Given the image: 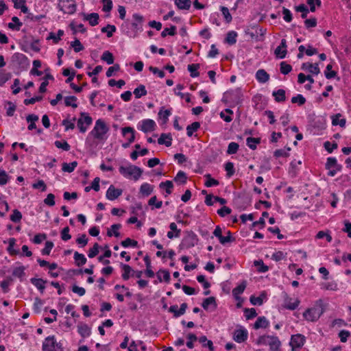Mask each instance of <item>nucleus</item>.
<instances>
[{"label":"nucleus","mask_w":351,"mask_h":351,"mask_svg":"<svg viewBox=\"0 0 351 351\" xmlns=\"http://www.w3.org/2000/svg\"><path fill=\"white\" fill-rule=\"evenodd\" d=\"M109 128L104 121L98 119L96 121L93 129L89 133V136H92L99 141H105L107 139L106 134Z\"/></svg>","instance_id":"obj_1"},{"label":"nucleus","mask_w":351,"mask_h":351,"mask_svg":"<svg viewBox=\"0 0 351 351\" xmlns=\"http://www.w3.org/2000/svg\"><path fill=\"white\" fill-rule=\"evenodd\" d=\"M119 173L125 178L138 180L143 174V170L135 165H128L127 166H120L119 168Z\"/></svg>","instance_id":"obj_2"},{"label":"nucleus","mask_w":351,"mask_h":351,"mask_svg":"<svg viewBox=\"0 0 351 351\" xmlns=\"http://www.w3.org/2000/svg\"><path fill=\"white\" fill-rule=\"evenodd\" d=\"M43 351H63L62 345L57 342L54 336L47 337L43 343Z\"/></svg>","instance_id":"obj_3"},{"label":"nucleus","mask_w":351,"mask_h":351,"mask_svg":"<svg viewBox=\"0 0 351 351\" xmlns=\"http://www.w3.org/2000/svg\"><path fill=\"white\" fill-rule=\"evenodd\" d=\"M58 8L64 14H72L76 11V3L74 0H59Z\"/></svg>","instance_id":"obj_4"},{"label":"nucleus","mask_w":351,"mask_h":351,"mask_svg":"<svg viewBox=\"0 0 351 351\" xmlns=\"http://www.w3.org/2000/svg\"><path fill=\"white\" fill-rule=\"evenodd\" d=\"M325 166L326 169L328 170V175L331 177L335 176L338 171L341 170L342 167L337 163V159L332 157L328 158Z\"/></svg>","instance_id":"obj_5"},{"label":"nucleus","mask_w":351,"mask_h":351,"mask_svg":"<svg viewBox=\"0 0 351 351\" xmlns=\"http://www.w3.org/2000/svg\"><path fill=\"white\" fill-rule=\"evenodd\" d=\"M321 314L319 308L313 307L306 309L303 313V317L308 322H315L319 318Z\"/></svg>","instance_id":"obj_6"},{"label":"nucleus","mask_w":351,"mask_h":351,"mask_svg":"<svg viewBox=\"0 0 351 351\" xmlns=\"http://www.w3.org/2000/svg\"><path fill=\"white\" fill-rule=\"evenodd\" d=\"M305 340V337L302 335L297 334L292 335L290 341L292 351H297L301 348L304 346Z\"/></svg>","instance_id":"obj_7"},{"label":"nucleus","mask_w":351,"mask_h":351,"mask_svg":"<svg viewBox=\"0 0 351 351\" xmlns=\"http://www.w3.org/2000/svg\"><path fill=\"white\" fill-rule=\"evenodd\" d=\"M248 337L247 330L243 326H239L234 330L233 333V339L237 343H243Z\"/></svg>","instance_id":"obj_8"},{"label":"nucleus","mask_w":351,"mask_h":351,"mask_svg":"<svg viewBox=\"0 0 351 351\" xmlns=\"http://www.w3.org/2000/svg\"><path fill=\"white\" fill-rule=\"evenodd\" d=\"M92 118L90 116L84 112L81 113V117L77 121V127L80 131L84 133L87 128L92 123Z\"/></svg>","instance_id":"obj_9"},{"label":"nucleus","mask_w":351,"mask_h":351,"mask_svg":"<svg viewBox=\"0 0 351 351\" xmlns=\"http://www.w3.org/2000/svg\"><path fill=\"white\" fill-rule=\"evenodd\" d=\"M284 306L287 309L295 310L300 304L299 299L290 298L287 293H283Z\"/></svg>","instance_id":"obj_10"},{"label":"nucleus","mask_w":351,"mask_h":351,"mask_svg":"<svg viewBox=\"0 0 351 351\" xmlns=\"http://www.w3.org/2000/svg\"><path fill=\"white\" fill-rule=\"evenodd\" d=\"M156 127V123L152 119H144L139 123L138 128L145 133L154 131Z\"/></svg>","instance_id":"obj_11"},{"label":"nucleus","mask_w":351,"mask_h":351,"mask_svg":"<svg viewBox=\"0 0 351 351\" xmlns=\"http://www.w3.org/2000/svg\"><path fill=\"white\" fill-rule=\"evenodd\" d=\"M122 190L116 189L113 185H110L106 191V198L109 200H114L122 194Z\"/></svg>","instance_id":"obj_12"},{"label":"nucleus","mask_w":351,"mask_h":351,"mask_svg":"<svg viewBox=\"0 0 351 351\" xmlns=\"http://www.w3.org/2000/svg\"><path fill=\"white\" fill-rule=\"evenodd\" d=\"M122 134L123 136L129 141L128 143L123 145L124 147H127L134 141V130L131 127H125L122 129Z\"/></svg>","instance_id":"obj_13"},{"label":"nucleus","mask_w":351,"mask_h":351,"mask_svg":"<svg viewBox=\"0 0 351 351\" xmlns=\"http://www.w3.org/2000/svg\"><path fill=\"white\" fill-rule=\"evenodd\" d=\"M287 41L285 39H282L280 45L275 49V56L280 59L285 58L287 55Z\"/></svg>","instance_id":"obj_14"},{"label":"nucleus","mask_w":351,"mask_h":351,"mask_svg":"<svg viewBox=\"0 0 351 351\" xmlns=\"http://www.w3.org/2000/svg\"><path fill=\"white\" fill-rule=\"evenodd\" d=\"M187 308V304L182 303L180 307L178 308V305H172L169 307V312L173 313L176 317L184 315Z\"/></svg>","instance_id":"obj_15"},{"label":"nucleus","mask_w":351,"mask_h":351,"mask_svg":"<svg viewBox=\"0 0 351 351\" xmlns=\"http://www.w3.org/2000/svg\"><path fill=\"white\" fill-rule=\"evenodd\" d=\"M154 186L149 183L145 182L141 184L139 189V195L141 197H148L154 191Z\"/></svg>","instance_id":"obj_16"},{"label":"nucleus","mask_w":351,"mask_h":351,"mask_svg":"<svg viewBox=\"0 0 351 351\" xmlns=\"http://www.w3.org/2000/svg\"><path fill=\"white\" fill-rule=\"evenodd\" d=\"M265 343L268 344L271 350H278L281 343L277 337L267 336L265 338Z\"/></svg>","instance_id":"obj_17"},{"label":"nucleus","mask_w":351,"mask_h":351,"mask_svg":"<svg viewBox=\"0 0 351 351\" xmlns=\"http://www.w3.org/2000/svg\"><path fill=\"white\" fill-rule=\"evenodd\" d=\"M302 69L308 71L309 73L318 75L320 73L319 68L317 63L311 64L309 62H304L302 65Z\"/></svg>","instance_id":"obj_18"},{"label":"nucleus","mask_w":351,"mask_h":351,"mask_svg":"<svg viewBox=\"0 0 351 351\" xmlns=\"http://www.w3.org/2000/svg\"><path fill=\"white\" fill-rule=\"evenodd\" d=\"M77 332L84 338L88 337L91 333L90 328L85 323H79Z\"/></svg>","instance_id":"obj_19"},{"label":"nucleus","mask_w":351,"mask_h":351,"mask_svg":"<svg viewBox=\"0 0 351 351\" xmlns=\"http://www.w3.org/2000/svg\"><path fill=\"white\" fill-rule=\"evenodd\" d=\"M256 79L260 83H265L269 80V75L264 69H258L256 73Z\"/></svg>","instance_id":"obj_20"},{"label":"nucleus","mask_w":351,"mask_h":351,"mask_svg":"<svg viewBox=\"0 0 351 351\" xmlns=\"http://www.w3.org/2000/svg\"><path fill=\"white\" fill-rule=\"evenodd\" d=\"M269 322L265 317H259L254 323V328L255 329L266 328L269 326Z\"/></svg>","instance_id":"obj_21"},{"label":"nucleus","mask_w":351,"mask_h":351,"mask_svg":"<svg viewBox=\"0 0 351 351\" xmlns=\"http://www.w3.org/2000/svg\"><path fill=\"white\" fill-rule=\"evenodd\" d=\"M172 138L170 134H162L158 139V143L160 145H165L167 147L171 145Z\"/></svg>","instance_id":"obj_22"},{"label":"nucleus","mask_w":351,"mask_h":351,"mask_svg":"<svg viewBox=\"0 0 351 351\" xmlns=\"http://www.w3.org/2000/svg\"><path fill=\"white\" fill-rule=\"evenodd\" d=\"M246 285H247L246 281H243L239 285H238L234 289H233L232 294L236 300H239V295H241V293H243V291L246 287Z\"/></svg>","instance_id":"obj_23"},{"label":"nucleus","mask_w":351,"mask_h":351,"mask_svg":"<svg viewBox=\"0 0 351 351\" xmlns=\"http://www.w3.org/2000/svg\"><path fill=\"white\" fill-rule=\"evenodd\" d=\"M31 282L42 293L45 289V283L46 280H43L42 278H32L30 279Z\"/></svg>","instance_id":"obj_24"},{"label":"nucleus","mask_w":351,"mask_h":351,"mask_svg":"<svg viewBox=\"0 0 351 351\" xmlns=\"http://www.w3.org/2000/svg\"><path fill=\"white\" fill-rule=\"evenodd\" d=\"M84 19L88 21L91 26H95L98 24L99 14L97 13L85 14Z\"/></svg>","instance_id":"obj_25"},{"label":"nucleus","mask_w":351,"mask_h":351,"mask_svg":"<svg viewBox=\"0 0 351 351\" xmlns=\"http://www.w3.org/2000/svg\"><path fill=\"white\" fill-rule=\"evenodd\" d=\"M25 267L21 265L19 267H16L13 269L12 271V276L14 277L19 278L21 280H22L23 278L25 276Z\"/></svg>","instance_id":"obj_26"},{"label":"nucleus","mask_w":351,"mask_h":351,"mask_svg":"<svg viewBox=\"0 0 351 351\" xmlns=\"http://www.w3.org/2000/svg\"><path fill=\"white\" fill-rule=\"evenodd\" d=\"M210 306H213V310L215 309L217 307L216 300L214 297L207 298L204 299V300L202 302V307L205 310H208Z\"/></svg>","instance_id":"obj_27"},{"label":"nucleus","mask_w":351,"mask_h":351,"mask_svg":"<svg viewBox=\"0 0 351 351\" xmlns=\"http://www.w3.org/2000/svg\"><path fill=\"white\" fill-rule=\"evenodd\" d=\"M121 268H122V278L123 280H127L130 278L131 274L134 271L132 270V267L125 264H121Z\"/></svg>","instance_id":"obj_28"},{"label":"nucleus","mask_w":351,"mask_h":351,"mask_svg":"<svg viewBox=\"0 0 351 351\" xmlns=\"http://www.w3.org/2000/svg\"><path fill=\"white\" fill-rule=\"evenodd\" d=\"M272 95L277 102H282L286 100L285 90L283 89H278L276 91H274Z\"/></svg>","instance_id":"obj_29"},{"label":"nucleus","mask_w":351,"mask_h":351,"mask_svg":"<svg viewBox=\"0 0 351 351\" xmlns=\"http://www.w3.org/2000/svg\"><path fill=\"white\" fill-rule=\"evenodd\" d=\"M176 5L180 10H189L191 5V0H175Z\"/></svg>","instance_id":"obj_30"},{"label":"nucleus","mask_w":351,"mask_h":351,"mask_svg":"<svg viewBox=\"0 0 351 351\" xmlns=\"http://www.w3.org/2000/svg\"><path fill=\"white\" fill-rule=\"evenodd\" d=\"M121 228V225L119 223L113 224L111 226L110 230H108L107 232V235L108 237L114 236L116 237H119L120 236V233L119 230Z\"/></svg>","instance_id":"obj_31"},{"label":"nucleus","mask_w":351,"mask_h":351,"mask_svg":"<svg viewBox=\"0 0 351 351\" xmlns=\"http://www.w3.org/2000/svg\"><path fill=\"white\" fill-rule=\"evenodd\" d=\"M341 114L338 113L332 117V124L333 125H339L341 127H345L346 121L345 119H339Z\"/></svg>","instance_id":"obj_32"},{"label":"nucleus","mask_w":351,"mask_h":351,"mask_svg":"<svg viewBox=\"0 0 351 351\" xmlns=\"http://www.w3.org/2000/svg\"><path fill=\"white\" fill-rule=\"evenodd\" d=\"M26 120L27 122L30 123L29 125H28V130H32L36 128L35 122L38 120V117L34 114H29L26 117Z\"/></svg>","instance_id":"obj_33"},{"label":"nucleus","mask_w":351,"mask_h":351,"mask_svg":"<svg viewBox=\"0 0 351 351\" xmlns=\"http://www.w3.org/2000/svg\"><path fill=\"white\" fill-rule=\"evenodd\" d=\"M147 93V91L145 88V86L143 84L139 85L134 90V94L136 99H139L141 97L146 95Z\"/></svg>","instance_id":"obj_34"},{"label":"nucleus","mask_w":351,"mask_h":351,"mask_svg":"<svg viewBox=\"0 0 351 351\" xmlns=\"http://www.w3.org/2000/svg\"><path fill=\"white\" fill-rule=\"evenodd\" d=\"M77 166V162L73 161L71 163L64 162L62 164V170L64 172L71 173Z\"/></svg>","instance_id":"obj_35"},{"label":"nucleus","mask_w":351,"mask_h":351,"mask_svg":"<svg viewBox=\"0 0 351 351\" xmlns=\"http://www.w3.org/2000/svg\"><path fill=\"white\" fill-rule=\"evenodd\" d=\"M12 21L13 23H10L8 24V27L12 29L19 30L23 23L19 21V18L13 16L12 18Z\"/></svg>","instance_id":"obj_36"},{"label":"nucleus","mask_w":351,"mask_h":351,"mask_svg":"<svg viewBox=\"0 0 351 351\" xmlns=\"http://www.w3.org/2000/svg\"><path fill=\"white\" fill-rule=\"evenodd\" d=\"M199 68V64H191L188 65V71L191 73V76L192 77H198L199 75V73L197 71L198 69Z\"/></svg>","instance_id":"obj_37"},{"label":"nucleus","mask_w":351,"mask_h":351,"mask_svg":"<svg viewBox=\"0 0 351 351\" xmlns=\"http://www.w3.org/2000/svg\"><path fill=\"white\" fill-rule=\"evenodd\" d=\"M266 295L263 293L261 295L258 297H255L254 295H252L250 298V302L253 305H258L261 306L263 303V298H265Z\"/></svg>","instance_id":"obj_38"},{"label":"nucleus","mask_w":351,"mask_h":351,"mask_svg":"<svg viewBox=\"0 0 351 351\" xmlns=\"http://www.w3.org/2000/svg\"><path fill=\"white\" fill-rule=\"evenodd\" d=\"M200 127V124L199 122H193L191 125H189L186 127V133L189 136H191L193 134V132L197 131Z\"/></svg>","instance_id":"obj_39"},{"label":"nucleus","mask_w":351,"mask_h":351,"mask_svg":"<svg viewBox=\"0 0 351 351\" xmlns=\"http://www.w3.org/2000/svg\"><path fill=\"white\" fill-rule=\"evenodd\" d=\"M74 259L76 262L77 265L78 266L83 265L86 262V258L84 256V255L82 254H80L77 252H75L74 253Z\"/></svg>","instance_id":"obj_40"},{"label":"nucleus","mask_w":351,"mask_h":351,"mask_svg":"<svg viewBox=\"0 0 351 351\" xmlns=\"http://www.w3.org/2000/svg\"><path fill=\"white\" fill-rule=\"evenodd\" d=\"M159 187L160 189H165L167 193L171 194L172 193V189L173 187V182L170 180H167L165 182H162L159 184Z\"/></svg>","instance_id":"obj_41"},{"label":"nucleus","mask_w":351,"mask_h":351,"mask_svg":"<svg viewBox=\"0 0 351 351\" xmlns=\"http://www.w3.org/2000/svg\"><path fill=\"white\" fill-rule=\"evenodd\" d=\"M199 343L204 347H208L210 351L214 350L213 343L210 340H208L206 336H202L198 339Z\"/></svg>","instance_id":"obj_42"},{"label":"nucleus","mask_w":351,"mask_h":351,"mask_svg":"<svg viewBox=\"0 0 351 351\" xmlns=\"http://www.w3.org/2000/svg\"><path fill=\"white\" fill-rule=\"evenodd\" d=\"M77 97L75 96H69L66 97L64 98V104L66 106H71L73 108H76L77 107Z\"/></svg>","instance_id":"obj_43"},{"label":"nucleus","mask_w":351,"mask_h":351,"mask_svg":"<svg viewBox=\"0 0 351 351\" xmlns=\"http://www.w3.org/2000/svg\"><path fill=\"white\" fill-rule=\"evenodd\" d=\"M64 35V31L62 29H59L58 33L56 34L53 32L49 34L48 39H52L55 44L58 43V42L61 40V37Z\"/></svg>","instance_id":"obj_44"},{"label":"nucleus","mask_w":351,"mask_h":351,"mask_svg":"<svg viewBox=\"0 0 351 351\" xmlns=\"http://www.w3.org/2000/svg\"><path fill=\"white\" fill-rule=\"evenodd\" d=\"M260 141L259 138L248 137L246 139L247 145L253 150L256 148V145L260 143Z\"/></svg>","instance_id":"obj_45"},{"label":"nucleus","mask_w":351,"mask_h":351,"mask_svg":"<svg viewBox=\"0 0 351 351\" xmlns=\"http://www.w3.org/2000/svg\"><path fill=\"white\" fill-rule=\"evenodd\" d=\"M101 59L106 62L108 64H111L114 62L112 53L108 51H106L103 53Z\"/></svg>","instance_id":"obj_46"},{"label":"nucleus","mask_w":351,"mask_h":351,"mask_svg":"<svg viewBox=\"0 0 351 351\" xmlns=\"http://www.w3.org/2000/svg\"><path fill=\"white\" fill-rule=\"evenodd\" d=\"M15 242L16 239L14 238H10L9 239V245L8 247L7 250L8 251L10 255H16L19 253V252L14 248L15 245Z\"/></svg>","instance_id":"obj_47"},{"label":"nucleus","mask_w":351,"mask_h":351,"mask_svg":"<svg viewBox=\"0 0 351 351\" xmlns=\"http://www.w3.org/2000/svg\"><path fill=\"white\" fill-rule=\"evenodd\" d=\"M237 32L234 31L229 32L227 34L226 40L230 45L235 44L237 42Z\"/></svg>","instance_id":"obj_48"},{"label":"nucleus","mask_w":351,"mask_h":351,"mask_svg":"<svg viewBox=\"0 0 351 351\" xmlns=\"http://www.w3.org/2000/svg\"><path fill=\"white\" fill-rule=\"evenodd\" d=\"M12 282V278L11 277H8L6 279L3 280L0 282V286L3 290L4 293H8L9 291V286L11 285Z\"/></svg>","instance_id":"obj_49"},{"label":"nucleus","mask_w":351,"mask_h":351,"mask_svg":"<svg viewBox=\"0 0 351 351\" xmlns=\"http://www.w3.org/2000/svg\"><path fill=\"white\" fill-rule=\"evenodd\" d=\"M176 34V27L172 25L171 27H166L163 29L161 33V36L162 38L166 37L167 35L174 36Z\"/></svg>","instance_id":"obj_50"},{"label":"nucleus","mask_w":351,"mask_h":351,"mask_svg":"<svg viewBox=\"0 0 351 351\" xmlns=\"http://www.w3.org/2000/svg\"><path fill=\"white\" fill-rule=\"evenodd\" d=\"M157 276L160 281L164 280L166 282H169L170 280V274L166 270H160L157 273Z\"/></svg>","instance_id":"obj_51"},{"label":"nucleus","mask_w":351,"mask_h":351,"mask_svg":"<svg viewBox=\"0 0 351 351\" xmlns=\"http://www.w3.org/2000/svg\"><path fill=\"white\" fill-rule=\"evenodd\" d=\"M290 148L288 147L287 149H276L275 152H274V156L276 157V158H279V157H287L289 156V152L290 151Z\"/></svg>","instance_id":"obj_52"},{"label":"nucleus","mask_w":351,"mask_h":351,"mask_svg":"<svg viewBox=\"0 0 351 351\" xmlns=\"http://www.w3.org/2000/svg\"><path fill=\"white\" fill-rule=\"evenodd\" d=\"M186 173L182 171H180L178 172L177 175L176 176L174 180L176 182H179L180 184H184L186 182Z\"/></svg>","instance_id":"obj_53"},{"label":"nucleus","mask_w":351,"mask_h":351,"mask_svg":"<svg viewBox=\"0 0 351 351\" xmlns=\"http://www.w3.org/2000/svg\"><path fill=\"white\" fill-rule=\"evenodd\" d=\"M54 145L57 148L62 149L64 151H69L71 148L69 144L65 141H55Z\"/></svg>","instance_id":"obj_54"},{"label":"nucleus","mask_w":351,"mask_h":351,"mask_svg":"<svg viewBox=\"0 0 351 351\" xmlns=\"http://www.w3.org/2000/svg\"><path fill=\"white\" fill-rule=\"evenodd\" d=\"M254 265L259 272H266L269 270V267L261 260L254 261Z\"/></svg>","instance_id":"obj_55"},{"label":"nucleus","mask_w":351,"mask_h":351,"mask_svg":"<svg viewBox=\"0 0 351 351\" xmlns=\"http://www.w3.org/2000/svg\"><path fill=\"white\" fill-rule=\"evenodd\" d=\"M22 219L21 213L15 209L13 210V213L10 215V220L14 223L20 222Z\"/></svg>","instance_id":"obj_56"},{"label":"nucleus","mask_w":351,"mask_h":351,"mask_svg":"<svg viewBox=\"0 0 351 351\" xmlns=\"http://www.w3.org/2000/svg\"><path fill=\"white\" fill-rule=\"evenodd\" d=\"M225 170L227 172L228 178L232 177L234 173V164L232 162H228L225 164Z\"/></svg>","instance_id":"obj_57"},{"label":"nucleus","mask_w":351,"mask_h":351,"mask_svg":"<svg viewBox=\"0 0 351 351\" xmlns=\"http://www.w3.org/2000/svg\"><path fill=\"white\" fill-rule=\"evenodd\" d=\"M206 181L205 182V186L206 187H211L213 186L219 185V181L213 178L210 174L206 176Z\"/></svg>","instance_id":"obj_58"},{"label":"nucleus","mask_w":351,"mask_h":351,"mask_svg":"<svg viewBox=\"0 0 351 351\" xmlns=\"http://www.w3.org/2000/svg\"><path fill=\"white\" fill-rule=\"evenodd\" d=\"M121 245L124 247H136L138 245V242L135 240L131 239L130 238H127L126 239L123 240L121 243Z\"/></svg>","instance_id":"obj_59"},{"label":"nucleus","mask_w":351,"mask_h":351,"mask_svg":"<svg viewBox=\"0 0 351 351\" xmlns=\"http://www.w3.org/2000/svg\"><path fill=\"white\" fill-rule=\"evenodd\" d=\"M295 10L297 12H302L301 16L302 19H306L307 17L308 10L304 4H300L295 7Z\"/></svg>","instance_id":"obj_60"},{"label":"nucleus","mask_w":351,"mask_h":351,"mask_svg":"<svg viewBox=\"0 0 351 351\" xmlns=\"http://www.w3.org/2000/svg\"><path fill=\"white\" fill-rule=\"evenodd\" d=\"M187 339H188V341L186 342V346L190 349L193 348V347H194L193 342H195L197 340V337H196L195 335H194L193 333H189L187 335Z\"/></svg>","instance_id":"obj_61"},{"label":"nucleus","mask_w":351,"mask_h":351,"mask_svg":"<svg viewBox=\"0 0 351 351\" xmlns=\"http://www.w3.org/2000/svg\"><path fill=\"white\" fill-rule=\"evenodd\" d=\"M239 145L238 143H234V142H231L228 145L227 153L228 154H236L239 149Z\"/></svg>","instance_id":"obj_62"},{"label":"nucleus","mask_w":351,"mask_h":351,"mask_svg":"<svg viewBox=\"0 0 351 351\" xmlns=\"http://www.w3.org/2000/svg\"><path fill=\"white\" fill-rule=\"evenodd\" d=\"M116 31V27L114 25H108L106 27H104L102 29H101V32H106L107 33V36L108 38L111 37L113 34V33Z\"/></svg>","instance_id":"obj_63"},{"label":"nucleus","mask_w":351,"mask_h":351,"mask_svg":"<svg viewBox=\"0 0 351 351\" xmlns=\"http://www.w3.org/2000/svg\"><path fill=\"white\" fill-rule=\"evenodd\" d=\"M75 121V118L73 119V121L69 119H64L62 121V124L65 127V130L67 131L69 130H73L75 128L74 121Z\"/></svg>","instance_id":"obj_64"}]
</instances>
